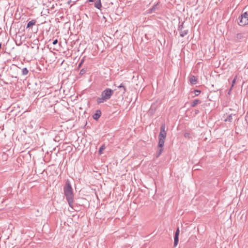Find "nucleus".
<instances>
[{
    "mask_svg": "<svg viewBox=\"0 0 248 248\" xmlns=\"http://www.w3.org/2000/svg\"><path fill=\"white\" fill-rule=\"evenodd\" d=\"M201 103V100L199 99H195L194 100L191 104V106L192 107H195L197 104Z\"/></svg>",
    "mask_w": 248,
    "mask_h": 248,
    "instance_id": "obj_11",
    "label": "nucleus"
},
{
    "mask_svg": "<svg viewBox=\"0 0 248 248\" xmlns=\"http://www.w3.org/2000/svg\"><path fill=\"white\" fill-rule=\"evenodd\" d=\"M114 93V91L109 88H107L101 93V97L96 99L98 104L104 103L111 98Z\"/></svg>",
    "mask_w": 248,
    "mask_h": 248,
    "instance_id": "obj_2",
    "label": "nucleus"
},
{
    "mask_svg": "<svg viewBox=\"0 0 248 248\" xmlns=\"http://www.w3.org/2000/svg\"><path fill=\"white\" fill-rule=\"evenodd\" d=\"M193 168L195 170H199V168H198V166L197 165H195L193 167Z\"/></svg>",
    "mask_w": 248,
    "mask_h": 248,
    "instance_id": "obj_26",
    "label": "nucleus"
},
{
    "mask_svg": "<svg viewBox=\"0 0 248 248\" xmlns=\"http://www.w3.org/2000/svg\"><path fill=\"white\" fill-rule=\"evenodd\" d=\"M165 139H159L158 147H163Z\"/></svg>",
    "mask_w": 248,
    "mask_h": 248,
    "instance_id": "obj_13",
    "label": "nucleus"
},
{
    "mask_svg": "<svg viewBox=\"0 0 248 248\" xmlns=\"http://www.w3.org/2000/svg\"><path fill=\"white\" fill-rule=\"evenodd\" d=\"M158 150L156 152V157H159L160 155L162 154L163 150V147H158Z\"/></svg>",
    "mask_w": 248,
    "mask_h": 248,
    "instance_id": "obj_16",
    "label": "nucleus"
},
{
    "mask_svg": "<svg viewBox=\"0 0 248 248\" xmlns=\"http://www.w3.org/2000/svg\"><path fill=\"white\" fill-rule=\"evenodd\" d=\"M94 0H88L89 2H93Z\"/></svg>",
    "mask_w": 248,
    "mask_h": 248,
    "instance_id": "obj_30",
    "label": "nucleus"
},
{
    "mask_svg": "<svg viewBox=\"0 0 248 248\" xmlns=\"http://www.w3.org/2000/svg\"><path fill=\"white\" fill-rule=\"evenodd\" d=\"M199 112V110H196V113H197Z\"/></svg>",
    "mask_w": 248,
    "mask_h": 248,
    "instance_id": "obj_31",
    "label": "nucleus"
},
{
    "mask_svg": "<svg viewBox=\"0 0 248 248\" xmlns=\"http://www.w3.org/2000/svg\"><path fill=\"white\" fill-rule=\"evenodd\" d=\"M94 6L98 9H100L102 7L101 0H97L94 3Z\"/></svg>",
    "mask_w": 248,
    "mask_h": 248,
    "instance_id": "obj_12",
    "label": "nucleus"
},
{
    "mask_svg": "<svg viewBox=\"0 0 248 248\" xmlns=\"http://www.w3.org/2000/svg\"><path fill=\"white\" fill-rule=\"evenodd\" d=\"M178 30L181 37L185 36L188 33V30H183V23L179 26Z\"/></svg>",
    "mask_w": 248,
    "mask_h": 248,
    "instance_id": "obj_6",
    "label": "nucleus"
},
{
    "mask_svg": "<svg viewBox=\"0 0 248 248\" xmlns=\"http://www.w3.org/2000/svg\"><path fill=\"white\" fill-rule=\"evenodd\" d=\"M84 59H82L79 63L82 64L84 62Z\"/></svg>",
    "mask_w": 248,
    "mask_h": 248,
    "instance_id": "obj_29",
    "label": "nucleus"
},
{
    "mask_svg": "<svg viewBox=\"0 0 248 248\" xmlns=\"http://www.w3.org/2000/svg\"><path fill=\"white\" fill-rule=\"evenodd\" d=\"M236 78H234L232 81V86H233V84L235 82Z\"/></svg>",
    "mask_w": 248,
    "mask_h": 248,
    "instance_id": "obj_28",
    "label": "nucleus"
},
{
    "mask_svg": "<svg viewBox=\"0 0 248 248\" xmlns=\"http://www.w3.org/2000/svg\"><path fill=\"white\" fill-rule=\"evenodd\" d=\"M236 39L238 40H240L244 38V35L242 33H238L236 34Z\"/></svg>",
    "mask_w": 248,
    "mask_h": 248,
    "instance_id": "obj_14",
    "label": "nucleus"
},
{
    "mask_svg": "<svg viewBox=\"0 0 248 248\" xmlns=\"http://www.w3.org/2000/svg\"><path fill=\"white\" fill-rule=\"evenodd\" d=\"M155 107H154V106H151V107L149 110V112L151 114H153L155 112Z\"/></svg>",
    "mask_w": 248,
    "mask_h": 248,
    "instance_id": "obj_19",
    "label": "nucleus"
},
{
    "mask_svg": "<svg viewBox=\"0 0 248 248\" xmlns=\"http://www.w3.org/2000/svg\"><path fill=\"white\" fill-rule=\"evenodd\" d=\"M36 23V20L35 19H33L30 21H29L27 25L26 28H30L32 26L34 25Z\"/></svg>",
    "mask_w": 248,
    "mask_h": 248,
    "instance_id": "obj_10",
    "label": "nucleus"
},
{
    "mask_svg": "<svg viewBox=\"0 0 248 248\" xmlns=\"http://www.w3.org/2000/svg\"><path fill=\"white\" fill-rule=\"evenodd\" d=\"M105 149V147L104 145H102L99 149V153L101 154H102V151Z\"/></svg>",
    "mask_w": 248,
    "mask_h": 248,
    "instance_id": "obj_21",
    "label": "nucleus"
},
{
    "mask_svg": "<svg viewBox=\"0 0 248 248\" xmlns=\"http://www.w3.org/2000/svg\"><path fill=\"white\" fill-rule=\"evenodd\" d=\"M159 3H157L156 4L154 5L151 9L149 10V13H151L154 12H155L156 10H157L159 9Z\"/></svg>",
    "mask_w": 248,
    "mask_h": 248,
    "instance_id": "obj_8",
    "label": "nucleus"
},
{
    "mask_svg": "<svg viewBox=\"0 0 248 248\" xmlns=\"http://www.w3.org/2000/svg\"><path fill=\"white\" fill-rule=\"evenodd\" d=\"M184 136H185V137H186V138H190V134L188 133H185Z\"/></svg>",
    "mask_w": 248,
    "mask_h": 248,
    "instance_id": "obj_24",
    "label": "nucleus"
},
{
    "mask_svg": "<svg viewBox=\"0 0 248 248\" xmlns=\"http://www.w3.org/2000/svg\"><path fill=\"white\" fill-rule=\"evenodd\" d=\"M118 87L119 88H122L123 89H124V93H125V91H126V89H125V87L124 86V85H123V84H121L120 85L118 86Z\"/></svg>",
    "mask_w": 248,
    "mask_h": 248,
    "instance_id": "obj_20",
    "label": "nucleus"
},
{
    "mask_svg": "<svg viewBox=\"0 0 248 248\" xmlns=\"http://www.w3.org/2000/svg\"><path fill=\"white\" fill-rule=\"evenodd\" d=\"M64 194L69 206L73 208L74 194L70 181L67 180L63 188Z\"/></svg>",
    "mask_w": 248,
    "mask_h": 248,
    "instance_id": "obj_1",
    "label": "nucleus"
},
{
    "mask_svg": "<svg viewBox=\"0 0 248 248\" xmlns=\"http://www.w3.org/2000/svg\"><path fill=\"white\" fill-rule=\"evenodd\" d=\"M101 115V110L99 109H98L96 111V112L93 115V117L94 120H97L100 117Z\"/></svg>",
    "mask_w": 248,
    "mask_h": 248,
    "instance_id": "obj_7",
    "label": "nucleus"
},
{
    "mask_svg": "<svg viewBox=\"0 0 248 248\" xmlns=\"http://www.w3.org/2000/svg\"><path fill=\"white\" fill-rule=\"evenodd\" d=\"M179 233H180L179 228H178L175 232V235H174V247H176L178 243Z\"/></svg>",
    "mask_w": 248,
    "mask_h": 248,
    "instance_id": "obj_5",
    "label": "nucleus"
},
{
    "mask_svg": "<svg viewBox=\"0 0 248 248\" xmlns=\"http://www.w3.org/2000/svg\"><path fill=\"white\" fill-rule=\"evenodd\" d=\"M29 73V70L27 68H23L22 70V74L24 76L27 75Z\"/></svg>",
    "mask_w": 248,
    "mask_h": 248,
    "instance_id": "obj_17",
    "label": "nucleus"
},
{
    "mask_svg": "<svg viewBox=\"0 0 248 248\" xmlns=\"http://www.w3.org/2000/svg\"><path fill=\"white\" fill-rule=\"evenodd\" d=\"M201 92L200 90H194V93H195L196 96H198L201 93Z\"/></svg>",
    "mask_w": 248,
    "mask_h": 248,
    "instance_id": "obj_23",
    "label": "nucleus"
},
{
    "mask_svg": "<svg viewBox=\"0 0 248 248\" xmlns=\"http://www.w3.org/2000/svg\"><path fill=\"white\" fill-rule=\"evenodd\" d=\"M166 125L162 124L160 127V131L158 135V139H165L166 137Z\"/></svg>",
    "mask_w": 248,
    "mask_h": 248,
    "instance_id": "obj_4",
    "label": "nucleus"
},
{
    "mask_svg": "<svg viewBox=\"0 0 248 248\" xmlns=\"http://www.w3.org/2000/svg\"><path fill=\"white\" fill-rule=\"evenodd\" d=\"M239 22L238 24L240 26H245L248 24V14L245 12L239 17Z\"/></svg>",
    "mask_w": 248,
    "mask_h": 248,
    "instance_id": "obj_3",
    "label": "nucleus"
},
{
    "mask_svg": "<svg viewBox=\"0 0 248 248\" xmlns=\"http://www.w3.org/2000/svg\"><path fill=\"white\" fill-rule=\"evenodd\" d=\"M86 72V69H85V68H83L80 71V75H83L84 74H85Z\"/></svg>",
    "mask_w": 248,
    "mask_h": 248,
    "instance_id": "obj_22",
    "label": "nucleus"
},
{
    "mask_svg": "<svg viewBox=\"0 0 248 248\" xmlns=\"http://www.w3.org/2000/svg\"><path fill=\"white\" fill-rule=\"evenodd\" d=\"M232 117L231 115L228 116V117L225 120V122H232Z\"/></svg>",
    "mask_w": 248,
    "mask_h": 248,
    "instance_id": "obj_18",
    "label": "nucleus"
},
{
    "mask_svg": "<svg viewBox=\"0 0 248 248\" xmlns=\"http://www.w3.org/2000/svg\"><path fill=\"white\" fill-rule=\"evenodd\" d=\"M158 150L156 152V157H159L160 155L162 154L163 150V147H158Z\"/></svg>",
    "mask_w": 248,
    "mask_h": 248,
    "instance_id": "obj_15",
    "label": "nucleus"
},
{
    "mask_svg": "<svg viewBox=\"0 0 248 248\" xmlns=\"http://www.w3.org/2000/svg\"><path fill=\"white\" fill-rule=\"evenodd\" d=\"M57 43H58V40L57 39L54 40L53 41V43H52L53 45H56Z\"/></svg>",
    "mask_w": 248,
    "mask_h": 248,
    "instance_id": "obj_25",
    "label": "nucleus"
},
{
    "mask_svg": "<svg viewBox=\"0 0 248 248\" xmlns=\"http://www.w3.org/2000/svg\"><path fill=\"white\" fill-rule=\"evenodd\" d=\"M189 81L191 84H196L197 82V78L195 76H191L189 78Z\"/></svg>",
    "mask_w": 248,
    "mask_h": 248,
    "instance_id": "obj_9",
    "label": "nucleus"
},
{
    "mask_svg": "<svg viewBox=\"0 0 248 248\" xmlns=\"http://www.w3.org/2000/svg\"><path fill=\"white\" fill-rule=\"evenodd\" d=\"M81 65H82V64L79 63V64H78V69L80 68V67L81 66Z\"/></svg>",
    "mask_w": 248,
    "mask_h": 248,
    "instance_id": "obj_27",
    "label": "nucleus"
}]
</instances>
